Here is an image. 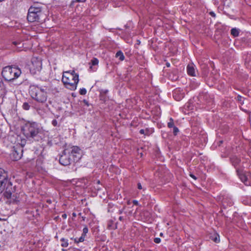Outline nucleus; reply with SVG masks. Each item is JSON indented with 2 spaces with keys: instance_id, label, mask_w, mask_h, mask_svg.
<instances>
[{
  "instance_id": "f257e3e1",
  "label": "nucleus",
  "mask_w": 251,
  "mask_h": 251,
  "mask_svg": "<svg viewBox=\"0 0 251 251\" xmlns=\"http://www.w3.org/2000/svg\"><path fill=\"white\" fill-rule=\"evenodd\" d=\"M29 93L31 98L38 103L44 104L48 99L47 87L38 85H30Z\"/></svg>"
},
{
  "instance_id": "f03ea898",
  "label": "nucleus",
  "mask_w": 251,
  "mask_h": 251,
  "mask_svg": "<svg viewBox=\"0 0 251 251\" xmlns=\"http://www.w3.org/2000/svg\"><path fill=\"white\" fill-rule=\"evenodd\" d=\"M62 81L67 88L75 90L79 81L78 75L75 71L65 72L63 73Z\"/></svg>"
},
{
  "instance_id": "7ed1b4c3",
  "label": "nucleus",
  "mask_w": 251,
  "mask_h": 251,
  "mask_svg": "<svg viewBox=\"0 0 251 251\" xmlns=\"http://www.w3.org/2000/svg\"><path fill=\"white\" fill-rule=\"evenodd\" d=\"M46 16L41 7L31 6L28 9L27 19L29 22H42L44 21Z\"/></svg>"
},
{
  "instance_id": "20e7f679",
  "label": "nucleus",
  "mask_w": 251,
  "mask_h": 251,
  "mask_svg": "<svg viewBox=\"0 0 251 251\" xmlns=\"http://www.w3.org/2000/svg\"><path fill=\"white\" fill-rule=\"evenodd\" d=\"M21 69L16 66H6L3 68L1 75L7 81H11L17 78L21 75Z\"/></svg>"
},
{
  "instance_id": "39448f33",
  "label": "nucleus",
  "mask_w": 251,
  "mask_h": 251,
  "mask_svg": "<svg viewBox=\"0 0 251 251\" xmlns=\"http://www.w3.org/2000/svg\"><path fill=\"white\" fill-rule=\"evenodd\" d=\"M23 131L27 138H33L39 133V127L35 122H27L23 127Z\"/></svg>"
},
{
  "instance_id": "423d86ee",
  "label": "nucleus",
  "mask_w": 251,
  "mask_h": 251,
  "mask_svg": "<svg viewBox=\"0 0 251 251\" xmlns=\"http://www.w3.org/2000/svg\"><path fill=\"white\" fill-rule=\"evenodd\" d=\"M3 195L4 197L10 199V202L17 203L22 200L24 193L16 192L15 187L12 186V184H10L6 188V191Z\"/></svg>"
},
{
  "instance_id": "0eeeda50",
  "label": "nucleus",
  "mask_w": 251,
  "mask_h": 251,
  "mask_svg": "<svg viewBox=\"0 0 251 251\" xmlns=\"http://www.w3.org/2000/svg\"><path fill=\"white\" fill-rule=\"evenodd\" d=\"M10 184L7 173L3 169L0 168V193L6 191V188Z\"/></svg>"
},
{
  "instance_id": "6e6552de",
  "label": "nucleus",
  "mask_w": 251,
  "mask_h": 251,
  "mask_svg": "<svg viewBox=\"0 0 251 251\" xmlns=\"http://www.w3.org/2000/svg\"><path fill=\"white\" fill-rule=\"evenodd\" d=\"M42 69V61L40 58L33 57L31 59V65L30 71L33 74H35L41 71Z\"/></svg>"
},
{
  "instance_id": "1a4fd4ad",
  "label": "nucleus",
  "mask_w": 251,
  "mask_h": 251,
  "mask_svg": "<svg viewBox=\"0 0 251 251\" xmlns=\"http://www.w3.org/2000/svg\"><path fill=\"white\" fill-rule=\"evenodd\" d=\"M72 159L71 158L69 150H65L63 154L59 158L60 163L63 166H67L71 164Z\"/></svg>"
},
{
  "instance_id": "9d476101",
  "label": "nucleus",
  "mask_w": 251,
  "mask_h": 251,
  "mask_svg": "<svg viewBox=\"0 0 251 251\" xmlns=\"http://www.w3.org/2000/svg\"><path fill=\"white\" fill-rule=\"evenodd\" d=\"M66 150L70 151V154L71 155V156L73 157L74 161H77L80 158L81 150L77 146H73L70 149H68Z\"/></svg>"
},
{
  "instance_id": "9b49d317",
  "label": "nucleus",
  "mask_w": 251,
  "mask_h": 251,
  "mask_svg": "<svg viewBox=\"0 0 251 251\" xmlns=\"http://www.w3.org/2000/svg\"><path fill=\"white\" fill-rule=\"evenodd\" d=\"M23 154V150L20 146L14 147L10 154L11 158L13 160L20 159Z\"/></svg>"
},
{
  "instance_id": "f8f14e48",
  "label": "nucleus",
  "mask_w": 251,
  "mask_h": 251,
  "mask_svg": "<svg viewBox=\"0 0 251 251\" xmlns=\"http://www.w3.org/2000/svg\"><path fill=\"white\" fill-rule=\"evenodd\" d=\"M230 162L232 165L236 168L237 173H239V167L240 164V159L235 155L232 156L230 157Z\"/></svg>"
},
{
  "instance_id": "ddd939ff",
  "label": "nucleus",
  "mask_w": 251,
  "mask_h": 251,
  "mask_svg": "<svg viewBox=\"0 0 251 251\" xmlns=\"http://www.w3.org/2000/svg\"><path fill=\"white\" fill-rule=\"evenodd\" d=\"M188 74L191 76H196V71L195 65L193 64H189L187 66Z\"/></svg>"
},
{
  "instance_id": "4468645a",
  "label": "nucleus",
  "mask_w": 251,
  "mask_h": 251,
  "mask_svg": "<svg viewBox=\"0 0 251 251\" xmlns=\"http://www.w3.org/2000/svg\"><path fill=\"white\" fill-rule=\"evenodd\" d=\"M238 175L239 176L241 180L245 184L247 185H249L250 184V183L248 181V177L243 174L241 170H239V173H237Z\"/></svg>"
},
{
  "instance_id": "2eb2a0df",
  "label": "nucleus",
  "mask_w": 251,
  "mask_h": 251,
  "mask_svg": "<svg viewBox=\"0 0 251 251\" xmlns=\"http://www.w3.org/2000/svg\"><path fill=\"white\" fill-rule=\"evenodd\" d=\"M6 93V90L5 86L2 81L1 78H0V98L3 97Z\"/></svg>"
},
{
  "instance_id": "dca6fc26",
  "label": "nucleus",
  "mask_w": 251,
  "mask_h": 251,
  "mask_svg": "<svg viewBox=\"0 0 251 251\" xmlns=\"http://www.w3.org/2000/svg\"><path fill=\"white\" fill-rule=\"evenodd\" d=\"M239 29L236 28H233L231 29V34L234 37H237L239 34Z\"/></svg>"
},
{
  "instance_id": "f3484780",
  "label": "nucleus",
  "mask_w": 251,
  "mask_h": 251,
  "mask_svg": "<svg viewBox=\"0 0 251 251\" xmlns=\"http://www.w3.org/2000/svg\"><path fill=\"white\" fill-rule=\"evenodd\" d=\"M116 57H119V59L121 60V61H123L125 59V56L124 55V54L121 51H118L116 53Z\"/></svg>"
},
{
  "instance_id": "a211bd4d",
  "label": "nucleus",
  "mask_w": 251,
  "mask_h": 251,
  "mask_svg": "<svg viewBox=\"0 0 251 251\" xmlns=\"http://www.w3.org/2000/svg\"><path fill=\"white\" fill-rule=\"evenodd\" d=\"M85 236L81 234V236L79 238H75V242L78 243L79 242H82L84 241Z\"/></svg>"
},
{
  "instance_id": "6ab92c4d",
  "label": "nucleus",
  "mask_w": 251,
  "mask_h": 251,
  "mask_svg": "<svg viewBox=\"0 0 251 251\" xmlns=\"http://www.w3.org/2000/svg\"><path fill=\"white\" fill-rule=\"evenodd\" d=\"M99 64V60L96 58H93L90 63V65H92L94 66H97Z\"/></svg>"
},
{
  "instance_id": "aec40b11",
  "label": "nucleus",
  "mask_w": 251,
  "mask_h": 251,
  "mask_svg": "<svg viewBox=\"0 0 251 251\" xmlns=\"http://www.w3.org/2000/svg\"><path fill=\"white\" fill-rule=\"evenodd\" d=\"M167 126L170 128H172L175 126L174 120L172 118H170L169 122L167 124Z\"/></svg>"
},
{
  "instance_id": "412c9836",
  "label": "nucleus",
  "mask_w": 251,
  "mask_h": 251,
  "mask_svg": "<svg viewBox=\"0 0 251 251\" xmlns=\"http://www.w3.org/2000/svg\"><path fill=\"white\" fill-rule=\"evenodd\" d=\"M30 105H29V104L28 102H25L23 103V105H22V108L24 110H28L30 109Z\"/></svg>"
},
{
  "instance_id": "4be33fe9",
  "label": "nucleus",
  "mask_w": 251,
  "mask_h": 251,
  "mask_svg": "<svg viewBox=\"0 0 251 251\" xmlns=\"http://www.w3.org/2000/svg\"><path fill=\"white\" fill-rule=\"evenodd\" d=\"M61 241L62 242V243H61V246L63 247H67L68 246V240L62 238V239H61Z\"/></svg>"
},
{
  "instance_id": "5701e85b",
  "label": "nucleus",
  "mask_w": 251,
  "mask_h": 251,
  "mask_svg": "<svg viewBox=\"0 0 251 251\" xmlns=\"http://www.w3.org/2000/svg\"><path fill=\"white\" fill-rule=\"evenodd\" d=\"M137 188L139 190H143L145 191L146 190V187L145 185H142V184L140 182L137 184Z\"/></svg>"
},
{
  "instance_id": "b1692460",
  "label": "nucleus",
  "mask_w": 251,
  "mask_h": 251,
  "mask_svg": "<svg viewBox=\"0 0 251 251\" xmlns=\"http://www.w3.org/2000/svg\"><path fill=\"white\" fill-rule=\"evenodd\" d=\"M13 44L15 46H17L18 48H21L22 46H23V44L18 42V41H14L13 42Z\"/></svg>"
},
{
  "instance_id": "393cba45",
  "label": "nucleus",
  "mask_w": 251,
  "mask_h": 251,
  "mask_svg": "<svg viewBox=\"0 0 251 251\" xmlns=\"http://www.w3.org/2000/svg\"><path fill=\"white\" fill-rule=\"evenodd\" d=\"M172 128H173V133L174 135H176L179 131L178 128L176 126H174Z\"/></svg>"
},
{
  "instance_id": "a878e982",
  "label": "nucleus",
  "mask_w": 251,
  "mask_h": 251,
  "mask_svg": "<svg viewBox=\"0 0 251 251\" xmlns=\"http://www.w3.org/2000/svg\"><path fill=\"white\" fill-rule=\"evenodd\" d=\"M87 91L85 88H81L79 90V94L81 95H84L86 94Z\"/></svg>"
},
{
  "instance_id": "bb28decb",
  "label": "nucleus",
  "mask_w": 251,
  "mask_h": 251,
  "mask_svg": "<svg viewBox=\"0 0 251 251\" xmlns=\"http://www.w3.org/2000/svg\"><path fill=\"white\" fill-rule=\"evenodd\" d=\"M88 229L87 227L86 226H85L83 229V232H82V234L84 236H86V234L88 233Z\"/></svg>"
},
{
  "instance_id": "cd10ccee",
  "label": "nucleus",
  "mask_w": 251,
  "mask_h": 251,
  "mask_svg": "<svg viewBox=\"0 0 251 251\" xmlns=\"http://www.w3.org/2000/svg\"><path fill=\"white\" fill-rule=\"evenodd\" d=\"M97 69V68L95 66H94L92 65H90V67H89V70L91 71H92V72H95Z\"/></svg>"
},
{
  "instance_id": "c85d7f7f",
  "label": "nucleus",
  "mask_w": 251,
  "mask_h": 251,
  "mask_svg": "<svg viewBox=\"0 0 251 251\" xmlns=\"http://www.w3.org/2000/svg\"><path fill=\"white\" fill-rule=\"evenodd\" d=\"M51 124L54 126H57L58 122L56 120L54 119L52 121Z\"/></svg>"
},
{
  "instance_id": "c756f323",
  "label": "nucleus",
  "mask_w": 251,
  "mask_h": 251,
  "mask_svg": "<svg viewBox=\"0 0 251 251\" xmlns=\"http://www.w3.org/2000/svg\"><path fill=\"white\" fill-rule=\"evenodd\" d=\"M154 242L155 243H160L161 242V239L159 238H155L154 239Z\"/></svg>"
},
{
  "instance_id": "7c9ffc66",
  "label": "nucleus",
  "mask_w": 251,
  "mask_h": 251,
  "mask_svg": "<svg viewBox=\"0 0 251 251\" xmlns=\"http://www.w3.org/2000/svg\"><path fill=\"white\" fill-rule=\"evenodd\" d=\"M216 243H218L220 241V239H219V237L218 236H217L216 237H215L214 238H213L212 239Z\"/></svg>"
},
{
  "instance_id": "2f4dec72",
  "label": "nucleus",
  "mask_w": 251,
  "mask_h": 251,
  "mask_svg": "<svg viewBox=\"0 0 251 251\" xmlns=\"http://www.w3.org/2000/svg\"><path fill=\"white\" fill-rule=\"evenodd\" d=\"M227 205H228L229 206L232 205L233 204V202L231 200H228V201H227Z\"/></svg>"
},
{
  "instance_id": "473e14b6",
  "label": "nucleus",
  "mask_w": 251,
  "mask_h": 251,
  "mask_svg": "<svg viewBox=\"0 0 251 251\" xmlns=\"http://www.w3.org/2000/svg\"><path fill=\"white\" fill-rule=\"evenodd\" d=\"M146 130L143 129H142L140 130L139 132L141 133V134H146Z\"/></svg>"
},
{
  "instance_id": "72a5a7b5",
  "label": "nucleus",
  "mask_w": 251,
  "mask_h": 251,
  "mask_svg": "<svg viewBox=\"0 0 251 251\" xmlns=\"http://www.w3.org/2000/svg\"><path fill=\"white\" fill-rule=\"evenodd\" d=\"M132 202H133V204L135 205H139L138 201L137 200H133Z\"/></svg>"
},
{
  "instance_id": "f704fd0d",
  "label": "nucleus",
  "mask_w": 251,
  "mask_h": 251,
  "mask_svg": "<svg viewBox=\"0 0 251 251\" xmlns=\"http://www.w3.org/2000/svg\"><path fill=\"white\" fill-rule=\"evenodd\" d=\"M83 102L84 103V104H85V105H86L87 106H88L89 105V103H88V101L87 100H83Z\"/></svg>"
},
{
  "instance_id": "c9c22d12",
  "label": "nucleus",
  "mask_w": 251,
  "mask_h": 251,
  "mask_svg": "<svg viewBox=\"0 0 251 251\" xmlns=\"http://www.w3.org/2000/svg\"><path fill=\"white\" fill-rule=\"evenodd\" d=\"M209 14L211 16L213 17H215L216 16V14L213 12H210Z\"/></svg>"
},
{
  "instance_id": "e433bc0d",
  "label": "nucleus",
  "mask_w": 251,
  "mask_h": 251,
  "mask_svg": "<svg viewBox=\"0 0 251 251\" xmlns=\"http://www.w3.org/2000/svg\"><path fill=\"white\" fill-rule=\"evenodd\" d=\"M86 1V0H75V2H85Z\"/></svg>"
},
{
  "instance_id": "4c0bfd02",
  "label": "nucleus",
  "mask_w": 251,
  "mask_h": 251,
  "mask_svg": "<svg viewBox=\"0 0 251 251\" xmlns=\"http://www.w3.org/2000/svg\"><path fill=\"white\" fill-rule=\"evenodd\" d=\"M67 214H62V217L63 219H66V218H67Z\"/></svg>"
},
{
  "instance_id": "58836bf2",
  "label": "nucleus",
  "mask_w": 251,
  "mask_h": 251,
  "mask_svg": "<svg viewBox=\"0 0 251 251\" xmlns=\"http://www.w3.org/2000/svg\"><path fill=\"white\" fill-rule=\"evenodd\" d=\"M190 176L192 178H194V179H197L196 177L194 175L191 174Z\"/></svg>"
},
{
  "instance_id": "ea45409f",
  "label": "nucleus",
  "mask_w": 251,
  "mask_h": 251,
  "mask_svg": "<svg viewBox=\"0 0 251 251\" xmlns=\"http://www.w3.org/2000/svg\"><path fill=\"white\" fill-rule=\"evenodd\" d=\"M226 200H225V199L224 200V201H223V204H224V205H225V203L226 202Z\"/></svg>"
},
{
  "instance_id": "a19ab883",
  "label": "nucleus",
  "mask_w": 251,
  "mask_h": 251,
  "mask_svg": "<svg viewBox=\"0 0 251 251\" xmlns=\"http://www.w3.org/2000/svg\"><path fill=\"white\" fill-rule=\"evenodd\" d=\"M166 66H167L168 67H170V63H166Z\"/></svg>"
},
{
  "instance_id": "79ce46f5",
  "label": "nucleus",
  "mask_w": 251,
  "mask_h": 251,
  "mask_svg": "<svg viewBox=\"0 0 251 251\" xmlns=\"http://www.w3.org/2000/svg\"><path fill=\"white\" fill-rule=\"evenodd\" d=\"M73 217H76V214L75 213H73Z\"/></svg>"
},
{
  "instance_id": "37998d69",
  "label": "nucleus",
  "mask_w": 251,
  "mask_h": 251,
  "mask_svg": "<svg viewBox=\"0 0 251 251\" xmlns=\"http://www.w3.org/2000/svg\"><path fill=\"white\" fill-rule=\"evenodd\" d=\"M119 220H120V221H122V220H123V217H119Z\"/></svg>"
},
{
  "instance_id": "c03bdc74",
  "label": "nucleus",
  "mask_w": 251,
  "mask_h": 251,
  "mask_svg": "<svg viewBox=\"0 0 251 251\" xmlns=\"http://www.w3.org/2000/svg\"><path fill=\"white\" fill-rule=\"evenodd\" d=\"M82 220H83V221H84V220H85V217H82Z\"/></svg>"
},
{
  "instance_id": "a18cd8bd",
  "label": "nucleus",
  "mask_w": 251,
  "mask_h": 251,
  "mask_svg": "<svg viewBox=\"0 0 251 251\" xmlns=\"http://www.w3.org/2000/svg\"><path fill=\"white\" fill-rule=\"evenodd\" d=\"M127 203H128V204H129L130 203V201H128L127 202Z\"/></svg>"
},
{
  "instance_id": "49530a36",
  "label": "nucleus",
  "mask_w": 251,
  "mask_h": 251,
  "mask_svg": "<svg viewBox=\"0 0 251 251\" xmlns=\"http://www.w3.org/2000/svg\"><path fill=\"white\" fill-rule=\"evenodd\" d=\"M162 235H163L162 233H160V236H162Z\"/></svg>"
}]
</instances>
